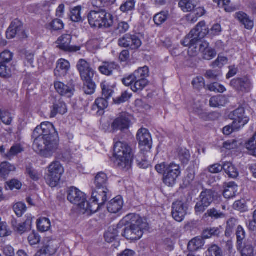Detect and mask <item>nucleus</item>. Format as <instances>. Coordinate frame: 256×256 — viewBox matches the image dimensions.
I'll return each mask as SVG.
<instances>
[{
  "mask_svg": "<svg viewBox=\"0 0 256 256\" xmlns=\"http://www.w3.org/2000/svg\"><path fill=\"white\" fill-rule=\"evenodd\" d=\"M34 148L44 158H50L59 150L58 134L54 125L48 122H42L34 130Z\"/></svg>",
  "mask_w": 256,
  "mask_h": 256,
  "instance_id": "f257e3e1",
  "label": "nucleus"
},
{
  "mask_svg": "<svg viewBox=\"0 0 256 256\" xmlns=\"http://www.w3.org/2000/svg\"><path fill=\"white\" fill-rule=\"evenodd\" d=\"M136 139L138 142L140 152L135 155L134 150L129 148V164H134L135 160L140 168L146 169L150 166L148 158L152 147V136L147 129L141 128L137 132Z\"/></svg>",
  "mask_w": 256,
  "mask_h": 256,
  "instance_id": "f03ea898",
  "label": "nucleus"
},
{
  "mask_svg": "<svg viewBox=\"0 0 256 256\" xmlns=\"http://www.w3.org/2000/svg\"><path fill=\"white\" fill-rule=\"evenodd\" d=\"M156 170L159 174H163V182L168 186H173L180 176L181 172L179 164L174 162H162L156 166Z\"/></svg>",
  "mask_w": 256,
  "mask_h": 256,
  "instance_id": "7ed1b4c3",
  "label": "nucleus"
},
{
  "mask_svg": "<svg viewBox=\"0 0 256 256\" xmlns=\"http://www.w3.org/2000/svg\"><path fill=\"white\" fill-rule=\"evenodd\" d=\"M88 23L92 27L108 28L113 24L112 16L104 9L91 10L88 15Z\"/></svg>",
  "mask_w": 256,
  "mask_h": 256,
  "instance_id": "20e7f679",
  "label": "nucleus"
},
{
  "mask_svg": "<svg viewBox=\"0 0 256 256\" xmlns=\"http://www.w3.org/2000/svg\"><path fill=\"white\" fill-rule=\"evenodd\" d=\"M129 232H130L129 239L132 241L140 239L143 235V230L148 228V224L138 215L134 214H129Z\"/></svg>",
  "mask_w": 256,
  "mask_h": 256,
  "instance_id": "39448f33",
  "label": "nucleus"
},
{
  "mask_svg": "<svg viewBox=\"0 0 256 256\" xmlns=\"http://www.w3.org/2000/svg\"><path fill=\"white\" fill-rule=\"evenodd\" d=\"M232 120V126H226L223 128V132L226 135H229L234 131L238 130L249 121L248 118L244 115V110L242 108H238L234 112Z\"/></svg>",
  "mask_w": 256,
  "mask_h": 256,
  "instance_id": "423d86ee",
  "label": "nucleus"
},
{
  "mask_svg": "<svg viewBox=\"0 0 256 256\" xmlns=\"http://www.w3.org/2000/svg\"><path fill=\"white\" fill-rule=\"evenodd\" d=\"M48 168V170L45 176L46 182L50 186L55 187L59 183L64 172V168L58 161L52 162Z\"/></svg>",
  "mask_w": 256,
  "mask_h": 256,
  "instance_id": "0eeeda50",
  "label": "nucleus"
},
{
  "mask_svg": "<svg viewBox=\"0 0 256 256\" xmlns=\"http://www.w3.org/2000/svg\"><path fill=\"white\" fill-rule=\"evenodd\" d=\"M114 155L116 158L115 164L120 168L128 170V146L126 143L118 142L114 146Z\"/></svg>",
  "mask_w": 256,
  "mask_h": 256,
  "instance_id": "6e6552de",
  "label": "nucleus"
},
{
  "mask_svg": "<svg viewBox=\"0 0 256 256\" xmlns=\"http://www.w3.org/2000/svg\"><path fill=\"white\" fill-rule=\"evenodd\" d=\"M128 218L126 216L117 225V226H111L108 228L104 234L106 242H112L115 240L118 234H121L122 236L128 239L126 237V230L128 228Z\"/></svg>",
  "mask_w": 256,
  "mask_h": 256,
  "instance_id": "1a4fd4ad",
  "label": "nucleus"
},
{
  "mask_svg": "<svg viewBox=\"0 0 256 256\" xmlns=\"http://www.w3.org/2000/svg\"><path fill=\"white\" fill-rule=\"evenodd\" d=\"M217 194L211 190H206L202 192L200 196L199 200L195 206V211L197 214L203 212L214 200Z\"/></svg>",
  "mask_w": 256,
  "mask_h": 256,
  "instance_id": "9d476101",
  "label": "nucleus"
},
{
  "mask_svg": "<svg viewBox=\"0 0 256 256\" xmlns=\"http://www.w3.org/2000/svg\"><path fill=\"white\" fill-rule=\"evenodd\" d=\"M128 129V113L126 112L120 113L111 124V132H116L118 130L124 132Z\"/></svg>",
  "mask_w": 256,
  "mask_h": 256,
  "instance_id": "9b49d317",
  "label": "nucleus"
},
{
  "mask_svg": "<svg viewBox=\"0 0 256 256\" xmlns=\"http://www.w3.org/2000/svg\"><path fill=\"white\" fill-rule=\"evenodd\" d=\"M6 38L8 39L18 36L20 38L26 37V34L22 23L16 20L12 22L6 32Z\"/></svg>",
  "mask_w": 256,
  "mask_h": 256,
  "instance_id": "f8f14e48",
  "label": "nucleus"
},
{
  "mask_svg": "<svg viewBox=\"0 0 256 256\" xmlns=\"http://www.w3.org/2000/svg\"><path fill=\"white\" fill-rule=\"evenodd\" d=\"M68 200L71 203L78 205L81 208L84 207L86 197L85 194L78 189L72 187L68 191Z\"/></svg>",
  "mask_w": 256,
  "mask_h": 256,
  "instance_id": "ddd939ff",
  "label": "nucleus"
},
{
  "mask_svg": "<svg viewBox=\"0 0 256 256\" xmlns=\"http://www.w3.org/2000/svg\"><path fill=\"white\" fill-rule=\"evenodd\" d=\"M188 206L186 204L181 201H176L173 204L172 216L177 222H182L188 213Z\"/></svg>",
  "mask_w": 256,
  "mask_h": 256,
  "instance_id": "4468645a",
  "label": "nucleus"
},
{
  "mask_svg": "<svg viewBox=\"0 0 256 256\" xmlns=\"http://www.w3.org/2000/svg\"><path fill=\"white\" fill-rule=\"evenodd\" d=\"M58 248V245L56 240H48L40 248L34 256H52L56 254Z\"/></svg>",
  "mask_w": 256,
  "mask_h": 256,
  "instance_id": "2eb2a0df",
  "label": "nucleus"
},
{
  "mask_svg": "<svg viewBox=\"0 0 256 256\" xmlns=\"http://www.w3.org/2000/svg\"><path fill=\"white\" fill-rule=\"evenodd\" d=\"M72 36L69 34H64L58 38L56 41L58 47L60 50L68 52H76L80 50V48L78 46H71Z\"/></svg>",
  "mask_w": 256,
  "mask_h": 256,
  "instance_id": "dca6fc26",
  "label": "nucleus"
},
{
  "mask_svg": "<svg viewBox=\"0 0 256 256\" xmlns=\"http://www.w3.org/2000/svg\"><path fill=\"white\" fill-rule=\"evenodd\" d=\"M54 86L58 93L68 98L72 96L75 92V86L72 82L65 84L60 82H56L54 83Z\"/></svg>",
  "mask_w": 256,
  "mask_h": 256,
  "instance_id": "f3484780",
  "label": "nucleus"
},
{
  "mask_svg": "<svg viewBox=\"0 0 256 256\" xmlns=\"http://www.w3.org/2000/svg\"><path fill=\"white\" fill-rule=\"evenodd\" d=\"M209 32L208 28L206 25L205 22H200L196 28L192 30L188 36L192 38L191 40H199L204 38Z\"/></svg>",
  "mask_w": 256,
  "mask_h": 256,
  "instance_id": "a211bd4d",
  "label": "nucleus"
},
{
  "mask_svg": "<svg viewBox=\"0 0 256 256\" xmlns=\"http://www.w3.org/2000/svg\"><path fill=\"white\" fill-rule=\"evenodd\" d=\"M76 68L82 79L93 78L94 71L90 68V64L86 60H80L78 62Z\"/></svg>",
  "mask_w": 256,
  "mask_h": 256,
  "instance_id": "6ab92c4d",
  "label": "nucleus"
},
{
  "mask_svg": "<svg viewBox=\"0 0 256 256\" xmlns=\"http://www.w3.org/2000/svg\"><path fill=\"white\" fill-rule=\"evenodd\" d=\"M108 198H110V194L107 188H95L92 191V201H96L104 205Z\"/></svg>",
  "mask_w": 256,
  "mask_h": 256,
  "instance_id": "aec40b11",
  "label": "nucleus"
},
{
  "mask_svg": "<svg viewBox=\"0 0 256 256\" xmlns=\"http://www.w3.org/2000/svg\"><path fill=\"white\" fill-rule=\"evenodd\" d=\"M32 224V220L27 219L24 222L12 218L11 221L12 226L14 230L18 234H22L30 229Z\"/></svg>",
  "mask_w": 256,
  "mask_h": 256,
  "instance_id": "412c9836",
  "label": "nucleus"
},
{
  "mask_svg": "<svg viewBox=\"0 0 256 256\" xmlns=\"http://www.w3.org/2000/svg\"><path fill=\"white\" fill-rule=\"evenodd\" d=\"M230 85L238 90L248 92L250 90L252 84L247 78H235L230 82Z\"/></svg>",
  "mask_w": 256,
  "mask_h": 256,
  "instance_id": "4be33fe9",
  "label": "nucleus"
},
{
  "mask_svg": "<svg viewBox=\"0 0 256 256\" xmlns=\"http://www.w3.org/2000/svg\"><path fill=\"white\" fill-rule=\"evenodd\" d=\"M199 51L202 58L208 60H212L216 54L215 50L210 47L209 44L206 42H202L200 43Z\"/></svg>",
  "mask_w": 256,
  "mask_h": 256,
  "instance_id": "5701e85b",
  "label": "nucleus"
},
{
  "mask_svg": "<svg viewBox=\"0 0 256 256\" xmlns=\"http://www.w3.org/2000/svg\"><path fill=\"white\" fill-rule=\"evenodd\" d=\"M192 38L186 36L182 42V44L185 46H188V54L190 56H194L197 55L199 51V40H191Z\"/></svg>",
  "mask_w": 256,
  "mask_h": 256,
  "instance_id": "b1692460",
  "label": "nucleus"
},
{
  "mask_svg": "<svg viewBox=\"0 0 256 256\" xmlns=\"http://www.w3.org/2000/svg\"><path fill=\"white\" fill-rule=\"evenodd\" d=\"M70 68L69 62L61 58L59 60L56 64V66L54 70V75L57 77H62L65 76Z\"/></svg>",
  "mask_w": 256,
  "mask_h": 256,
  "instance_id": "393cba45",
  "label": "nucleus"
},
{
  "mask_svg": "<svg viewBox=\"0 0 256 256\" xmlns=\"http://www.w3.org/2000/svg\"><path fill=\"white\" fill-rule=\"evenodd\" d=\"M235 18L242 24L247 30H252L254 26V22L249 16L242 12H238L235 14Z\"/></svg>",
  "mask_w": 256,
  "mask_h": 256,
  "instance_id": "a878e982",
  "label": "nucleus"
},
{
  "mask_svg": "<svg viewBox=\"0 0 256 256\" xmlns=\"http://www.w3.org/2000/svg\"><path fill=\"white\" fill-rule=\"evenodd\" d=\"M123 206V200L120 196H117L112 200L108 204V210L113 214L118 212Z\"/></svg>",
  "mask_w": 256,
  "mask_h": 256,
  "instance_id": "bb28decb",
  "label": "nucleus"
},
{
  "mask_svg": "<svg viewBox=\"0 0 256 256\" xmlns=\"http://www.w3.org/2000/svg\"><path fill=\"white\" fill-rule=\"evenodd\" d=\"M119 68V66L115 62H104L102 65L98 68L99 71L103 74L110 76L114 70Z\"/></svg>",
  "mask_w": 256,
  "mask_h": 256,
  "instance_id": "cd10ccee",
  "label": "nucleus"
},
{
  "mask_svg": "<svg viewBox=\"0 0 256 256\" xmlns=\"http://www.w3.org/2000/svg\"><path fill=\"white\" fill-rule=\"evenodd\" d=\"M238 190V186L234 182H230L225 185L223 192L224 196L226 198H234Z\"/></svg>",
  "mask_w": 256,
  "mask_h": 256,
  "instance_id": "c85d7f7f",
  "label": "nucleus"
},
{
  "mask_svg": "<svg viewBox=\"0 0 256 256\" xmlns=\"http://www.w3.org/2000/svg\"><path fill=\"white\" fill-rule=\"evenodd\" d=\"M67 112L66 104L60 100L56 102L52 106L50 117H54L58 114H64Z\"/></svg>",
  "mask_w": 256,
  "mask_h": 256,
  "instance_id": "c756f323",
  "label": "nucleus"
},
{
  "mask_svg": "<svg viewBox=\"0 0 256 256\" xmlns=\"http://www.w3.org/2000/svg\"><path fill=\"white\" fill-rule=\"evenodd\" d=\"M190 12L186 16V20L189 22L194 23L198 21L199 18L204 14L205 10L202 8L198 7Z\"/></svg>",
  "mask_w": 256,
  "mask_h": 256,
  "instance_id": "7c9ffc66",
  "label": "nucleus"
},
{
  "mask_svg": "<svg viewBox=\"0 0 256 256\" xmlns=\"http://www.w3.org/2000/svg\"><path fill=\"white\" fill-rule=\"evenodd\" d=\"M213 0L214 2L217 4L219 8H224L227 12H232L238 9L237 6L230 4V0Z\"/></svg>",
  "mask_w": 256,
  "mask_h": 256,
  "instance_id": "2f4dec72",
  "label": "nucleus"
},
{
  "mask_svg": "<svg viewBox=\"0 0 256 256\" xmlns=\"http://www.w3.org/2000/svg\"><path fill=\"white\" fill-rule=\"evenodd\" d=\"M178 5L184 12H192L196 7V2L193 0H180Z\"/></svg>",
  "mask_w": 256,
  "mask_h": 256,
  "instance_id": "473e14b6",
  "label": "nucleus"
},
{
  "mask_svg": "<svg viewBox=\"0 0 256 256\" xmlns=\"http://www.w3.org/2000/svg\"><path fill=\"white\" fill-rule=\"evenodd\" d=\"M108 178L104 173L98 172L95 177V188H107Z\"/></svg>",
  "mask_w": 256,
  "mask_h": 256,
  "instance_id": "72a5a7b5",
  "label": "nucleus"
},
{
  "mask_svg": "<svg viewBox=\"0 0 256 256\" xmlns=\"http://www.w3.org/2000/svg\"><path fill=\"white\" fill-rule=\"evenodd\" d=\"M135 80L134 84L132 82L129 84V86L134 92L142 90L148 84L146 78H135Z\"/></svg>",
  "mask_w": 256,
  "mask_h": 256,
  "instance_id": "f704fd0d",
  "label": "nucleus"
},
{
  "mask_svg": "<svg viewBox=\"0 0 256 256\" xmlns=\"http://www.w3.org/2000/svg\"><path fill=\"white\" fill-rule=\"evenodd\" d=\"M204 241L200 238H195L188 244V248L189 250L194 252L200 248L204 245Z\"/></svg>",
  "mask_w": 256,
  "mask_h": 256,
  "instance_id": "c9c22d12",
  "label": "nucleus"
},
{
  "mask_svg": "<svg viewBox=\"0 0 256 256\" xmlns=\"http://www.w3.org/2000/svg\"><path fill=\"white\" fill-rule=\"evenodd\" d=\"M226 103V99L223 96H213L210 100V106L214 108H218L224 106Z\"/></svg>",
  "mask_w": 256,
  "mask_h": 256,
  "instance_id": "e433bc0d",
  "label": "nucleus"
},
{
  "mask_svg": "<svg viewBox=\"0 0 256 256\" xmlns=\"http://www.w3.org/2000/svg\"><path fill=\"white\" fill-rule=\"evenodd\" d=\"M84 204V207H81L80 208H82L86 210H90L92 212H96L100 207L103 206V204H100V202L96 201H92V198L90 200V202H88L86 200Z\"/></svg>",
  "mask_w": 256,
  "mask_h": 256,
  "instance_id": "4c0bfd02",
  "label": "nucleus"
},
{
  "mask_svg": "<svg viewBox=\"0 0 256 256\" xmlns=\"http://www.w3.org/2000/svg\"><path fill=\"white\" fill-rule=\"evenodd\" d=\"M92 78L82 79L84 82L83 90L85 94H92L94 93L96 88V84L92 80Z\"/></svg>",
  "mask_w": 256,
  "mask_h": 256,
  "instance_id": "58836bf2",
  "label": "nucleus"
},
{
  "mask_svg": "<svg viewBox=\"0 0 256 256\" xmlns=\"http://www.w3.org/2000/svg\"><path fill=\"white\" fill-rule=\"evenodd\" d=\"M223 168L225 172L230 177L236 178L238 176V170L232 163L230 162L224 163Z\"/></svg>",
  "mask_w": 256,
  "mask_h": 256,
  "instance_id": "ea45409f",
  "label": "nucleus"
},
{
  "mask_svg": "<svg viewBox=\"0 0 256 256\" xmlns=\"http://www.w3.org/2000/svg\"><path fill=\"white\" fill-rule=\"evenodd\" d=\"M37 226L40 231L46 232L51 226L50 220L46 218H40L38 220Z\"/></svg>",
  "mask_w": 256,
  "mask_h": 256,
  "instance_id": "a19ab883",
  "label": "nucleus"
},
{
  "mask_svg": "<svg viewBox=\"0 0 256 256\" xmlns=\"http://www.w3.org/2000/svg\"><path fill=\"white\" fill-rule=\"evenodd\" d=\"M15 169L14 166L10 164L8 162H2L0 165V174L5 178L10 172L14 171Z\"/></svg>",
  "mask_w": 256,
  "mask_h": 256,
  "instance_id": "79ce46f5",
  "label": "nucleus"
},
{
  "mask_svg": "<svg viewBox=\"0 0 256 256\" xmlns=\"http://www.w3.org/2000/svg\"><path fill=\"white\" fill-rule=\"evenodd\" d=\"M169 16L168 12L162 11L155 14L154 17V22L156 25L160 26L167 20Z\"/></svg>",
  "mask_w": 256,
  "mask_h": 256,
  "instance_id": "37998d69",
  "label": "nucleus"
},
{
  "mask_svg": "<svg viewBox=\"0 0 256 256\" xmlns=\"http://www.w3.org/2000/svg\"><path fill=\"white\" fill-rule=\"evenodd\" d=\"M22 151L23 148L20 145L16 144L12 146L10 150L6 154H4V156L8 160H11Z\"/></svg>",
  "mask_w": 256,
  "mask_h": 256,
  "instance_id": "c03bdc74",
  "label": "nucleus"
},
{
  "mask_svg": "<svg viewBox=\"0 0 256 256\" xmlns=\"http://www.w3.org/2000/svg\"><path fill=\"white\" fill-rule=\"evenodd\" d=\"M108 106V102L106 98H98L95 100L94 104L92 106V110H103Z\"/></svg>",
  "mask_w": 256,
  "mask_h": 256,
  "instance_id": "a18cd8bd",
  "label": "nucleus"
},
{
  "mask_svg": "<svg viewBox=\"0 0 256 256\" xmlns=\"http://www.w3.org/2000/svg\"><path fill=\"white\" fill-rule=\"evenodd\" d=\"M149 76V68L147 66L140 68L134 73L135 78H146Z\"/></svg>",
  "mask_w": 256,
  "mask_h": 256,
  "instance_id": "49530a36",
  "label": "nucleus"
},
{
  "mask_svg": "<svg viewBox=\"0 0 256 256\" xmlns=\"http://www.w3.org/2000/svg\"><path fill=\"white\" fill-rule=\"evenodd\" d=\"M100 87L102 90V95L105 97L106 98L108 99L110 98L114 90L111 86L108 85L106 82H102L100 84Z\"/></svg>",
  "mask_w": 256,
  "mask_h": 256,
  "instance_id": "de8ad7c7",
  "label": "nucleus"
},
{
  "mask_svg": "<svg viewBox=\"0 0 256 256\" xmlns=\"http://www.w3.org/2000/svg\"><path fill=\"white\" fill-rule=\"evenodd\" d=\"M81 7L76 6L72 9L70 12V19L72 22H79L82 20L80 16Z\"/></svg>",
  "mask_w": 256,
  "mask_h": 256,
  "instance_id": "09e8293b",
  "label": "nucleus"
},
{
  "mask_svg": "<svg viewBox=\"0 0 256 256\" xmlns=\"http://www.w3.org/2000/svg\"><path fill=\"white\" fill-rule=\"evenodd\" d=\"M208 256H222L221 249L216 244L210 245L207 250Z\"/></svg>",
  "mask_w": 256,
  "mask_h": 256,
  "instance_id": "8fccbe9b",
  "label": "nucleus"
},
{
  "mask_svg": "<svg viewBox=\"0 0 256 256\" xmlns=\"http://www.w3.org/2000/svg\"><path fill=\"white\" fill-rule=\"evenodd\" d=\"M208 216L212 218L218 219L224 218L225 215L224 213L214 208L208 210L206 214Z\"/></svg>",
  "mask_w": 256,
  "mask_h": 256,
  "instance_id": "3c124183",
  "label": "nucleus"
},
{
  "mask_svg": "<svg viewBox=\"0 0 256 256\" xmlns=\"http://www.w3.org/2000/svg\"><path fill=\"white\" fill-rule=\"evenodd\" d=\"M220 234V230L218 228H213L206 229L203 232L202 236L205 238H208L212 236H218Z\"/></svg>",
  "mask_w": 256,
  "mask_h": 256,
  "instance_id": "603ef678",
  "label": "nucleus"
},
{
  "mask_svg": "<svg viewBox=\"0 0 256 256\" xmlns=\"http://www.w3.org/2000/svg\"><path fill=\"white\" fill-rule=\"evenodd\" d=\"M13 57V54L10 51L5 50L0 54V62L6 64L10 62Z\"/></svg>",
  "mask_w": 256,
  "mask_h": 256,
  "instance_id": "864d4df0",
  "label": "nucleus"
},
{
  "mask_svg": "<svg viewBox=\"0 0 256 256\" xmlns=\"http://www.w3.org/2000/svg\"><path fill=\"white\" fill-rule=\"evenodd\" d=\"M208 89L212 92L222 93L226 90L225 87L218 83L214 82L208 86Z\"/></svg>",
  "mask_w": 256,
  "mask_h": 256,
  "instance_id": "5fc2aeb1",
  "label": "nucleus"
},
{
  "mask_svg": "<svg viewBox=\"0 0 256 256\" xmlns=\"http://www.w3.org/2000/svg\"><path fill=\"white\" fill-rule=\"evenodd\" d=\"M228 58L226 57L218 55V58L212 62L211 66L213 68H222L228 63Z\"/></svg>",
  "mask_w": 256,
  "mask_h": 256,
  "instance_id": "6e6d98bb",
  "label": "nucleus"
},
{
  "mask_svg": "<svg viewBox=\"0 0 256 256\" xmlns=\"http://www.w3.org/2000/svg\"><path fill=\"white\" fill-rule=\"evenodd\" d=\"M242 256H254V248L251 244H245L241 252Z\"/></svg>",
  "mask_w": 256,
  "mask_h": 256,
  "instance_id": "4d7b16f0",
  "label": "nucleus"
},
{
  "mask_svg": "<svg viewBox=\"0 0 256 256\" xmlns=\"http://www.w3.org/2000/svg\"><path fill=\"white\" fill-rule=\"evenodd\" d=\"M14 210L18 216H21L26 210V206L22 202H18L13 206Z\"/></svg>",
  "mask_w": 256,
  "mask_h": 256,
  "instance_id": "13d9d810",
  "label": "nucleus"
},
{
  "mask_svg": "<svg viewBox=\"0 0 256 256\" xmlns=\"http://www.w3.org/2000/svg\"><path fill=\"white\" fill-rule=\"evenodd\" d=\"M246 149L250 154L256 156V141L251 138L246 144Z\"/></svg>",
  "mask_w": 256,
  "mask_h": 256,
  "instance_id": "bf43d9fd",
  "label": "nucleus"
},
{
  "mask_svg": "<svg viewBox=\"0 0 256 256\" xmlns=\"http://www.w3.org/2000/svg\"><path fill=\"white\" fill-rule=\"evenodd\" d=\"M233 208L234 209L242 212L248 210V207L244 200L236 201L233 204Z\"/></svg>",
  "mask_w": 256,
  "mask_h": 256,
  "instance_id": "052dcab7",
  "label": "nucleus"
},
{
  "mask_svg": "<svg viewBox=\"0 0 256 256\" xmlns=\"http://www.w3.org/2000/svg\"><path fill=\"white\" fill-rule=\"evenodd\" d=\"M192 84L194 88L200 90L205 86L204 80L202 76H197L192 80Z\"/></svg>",
  "mask_w": 256,
  "mask_h": 256,
  "instance_id": "680f3d73",
  "label": "nucleus"
},
{
  "mask_svg": "<svg viewBox=\"0 0 256 256\" xmlns=\"http://www.w3.org/2000/svg\"><path fill=\"white\" fill-rule=\"evenodd\" d=\"M222 76V72L220 70H208L206 71V77L207 78L216 80Z\"/></svg>",
  "mask_w": 256,
  "mask_h": 256,
  "instance_id": "e2e57ef3",
  "label": "nucleus"
},
{
  "mask_svg": "<svg viewBox=\"0 0 256 256\" xmlns=\"http://www.w3.org/2000/svg\"><path fill=\"white\" fill-rule=\"evenodd\" d=\"M11 232L8 229L6 222H2L0 218V237H5L10 236Z\"/></svg>",
  "mask_w": 256,
  "mask_h": 256,
  "instance_id": "0e129e2a",
  "label": "nucleus"
},
{
  "mask_svg": "<svg viewBox=\"0 0 256 256\" xmlns=\"http://www.w3.org/2000/svg\"><path fill=\"white\" fill-rule=\"evenodd\" d=\"M49 26L50 29L58 30L64 28V24L60 20L55 19L50 24Z\"/></svg>",
  "mask_w": 256,
  "mask_h": 256,
  "instance_id": "69168bd1",
  "label": "nucleus"
},
{
  "mask_svg": "<svg viewBox=\"0 0 256 256\" xmlns=\"http://www.w3.org/2000/svg\"><path fill=\"white\" fill-rule=\"evenodd\" d=\"M22 184L16 180H12L9 182H6V189L9 188L10 190L14 189L19 190L21 188Z\"/></svg>",
  "mask_w": 256,
  "mask_h": 256,
  "instance_id": "338daca9",
  "label": "nucleus"
},
{
  "mask_svg": "<svg viewBox=\"0 0 256 256\" xmlns=\"http://www.w3.org/2000/svg\"><path fill=\"white\" fill-rule=\"evenodd\" d=\"M236 234L237 237L238 242L239 244H242V240L244 239L246 237L245 230L242 226H238Z\"/></svg>",
  "mask_w": 256,
  "mask_h": 256,
  "instance_id": "774afa93",
  "label": "nucleus"
}]
</instances>
